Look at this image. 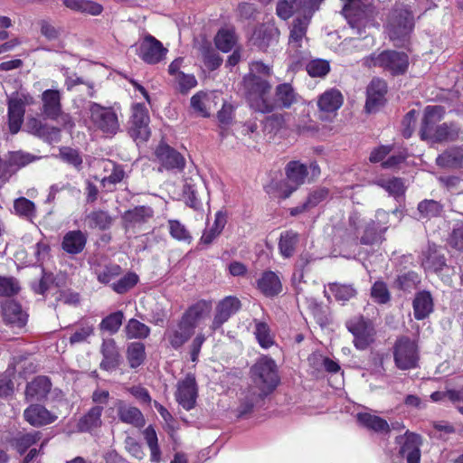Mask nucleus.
Returning a JSON list of instances; mask_svg holds the SVG:
<instances>
[{
    "instance_id": "f257e3e1",
    "label": "nucleus",
    "mask_w": 463,
    "mask_h": 463,
    "mask_svg": "<svg viewBox=\"0 0 463 463\" xmlns=\"http://www.w3.org/2000/svg\"><path fill=\"white\" fill-rule=\"evenodd\" d=\"M246 84L249 89V105L255 111L269 113L276 108L288 109L298 101V95L288 83L276 87L273 99L269 98L271 85L268 80L249 78Z\"/></svg>"
},
{
    "instance_id": "f03ea898",
    "label": "nucleus",
    "mask_w": 463,
    "mask_h": 463,
    "mask_svg": "<svg viewBox=\"0 0 463 463\" xmlns=\"http://www.w3.org/2000/svg\"><path fill=\"white\" fill-rule=\"evenodd\" d=\"M253 388L240 407V415L251 411L253 407L271 393L279 383L275 361L266 355L260 357L250 368Z\"/></svg>"
},
{
    "instance_id": "7ed1b4c3",
    "label": "nucleus",
    "mask_w": 463,
    "mask_h": 463,
    "mask_svg": "<svg viewBox=\"0 0 463 463\" xmlns=\"http://www.w3.org/2000/svg\"><path fill=\"white\" fill-rule=\"evenodd\" d=\"M445 110L440 106H428L424 110L420 136L422 140L453 141L459 134L460 128L455 123H443L436 126L444 116Z\"/></svg>"
},
{
    "instance_id": "20e7f679",
    "label": "nucleus",
    "mask_w": 463,
    "mask_h": 463,
    "mask_svg": "<svg viewBox=\"0 0 463 463\" xmlns=\"http://www.w3.org/2000/svg\"><path fill=\"white\" fill-rule=\"evenodd\" d=\"M414 25V16L403 4H397L390 10L385 23L389 38L397 46L403 45L410 39Z\"/></svg>"
},
{
    "instance_id": "39448f33",
    "label": "nucleus",
    "mask_w": 463,
    "mask_h": 463,
    "mask_svg": "<svg viewBox=\"0 0 463 463\" xmlns=\"http://www.w3.org/2000/svg\"><path fill=\"white\" fill-rule=\"evenodd\" d=\"M323 0H308L304 3L303 15L293 20L288 39V52L297 61H300L306 55L302 50L303 41L306 39V33L313 14L318 9Z\"/></svg>"
},
{
    "instance_id": "423d86ee",
    "label": "nucleus",
    "mask_w": 463,
    "mask_h": 463,
    "mask_svg": "<svg viewBox=\"0 0 463 463\" xmlns=\"http://www.w3.org/2000/svg\"><path fill=\"white\" fill-rule=\"evenodd\" d=\"M343 14L357 34L362 35L363 30L373 20V7L363 0H347L343 7Z\"/></svg>"
},
{
    "instance_id": "0eeeda50",
    "label": "nucleus",
    "mask_w": 463,
    "mask_h": 463,
    "mask_svg": "<svg viewBox=\"0 0 463 463\" xmlns=\"http://www.w3.org/2000/svg\"><path fill=\"white\" fill-rule=\"evenodd\" d=\"M90 118L94 127L101 132L114 136L119 130L118 117L111 107H103L96 102L88 105Z\"/></svg>"
},
{
    "instance_id": "6e6552de",
    "label": "nucleus",
    "mask_w": 463,
    "mask_h": 463,
    "mask_svg": "<svg viewBox=\"0 0 463 463\" xmlns=\"http://www.w3.org/2000/svg\"><path fill=\"white\" fill-rule=\"evenodd\" d=\"M368 66H379L390 71L392 74H402L409 66L408 56L404 52L396 51H383L375 55L364 59Z\"/></svg>"
},
{
    "instance_id": "1a4fd4ad",
    "label": "nucleus",
    "mask_w": 463,
    "mask_h": 463,
    "mask_svg": "<svg viewBox=\"0 0 463 463\" xmlns=\"http://www.w3.org/2000/svg\"><path fill=\"white\" fill-rule=\"evenodd\" d=\"M395 365L401 370L416 368L420 360V351L416 341L402 336L395 342L393 350Z\"/></svg>"
},
{
    "instance_id": "9d476101",
    "label": "nucleus",
    "mask_w": 463,
    "mask_h": 463,
    "mask_svg": "<svg viewBox=\"0 0 463 463\" xmlns=\"http://www.w3.org/2000/svg\"><path fill=\"white\" fill-rule=\"evenodd\" d=\"M348 331L354 336V345L358 350H365L374 341L375 328L370 320L354 317L346 322Z\"/></svg>"
},
{
    "instance_id": "9b49d317",
    "label": "nucleus",
    "mask_w": 463,
    "mask_h": 463,
    "mask_svg": "<svg viewBox=\"0 0 463 463\" xmlns=\"http://www.w3.org/2000/svg\"><path fill=\"white\" fill-rule=\"evenodd\" d=\"M34 102L27 93L16 92L8 98V127L12 134H16L24 122L25 107Z\"/></svg>"
},
{
    "instance_id": "f8f14e48",
    "label": "nucleus",
    "mask_w": 463,
    "mask_h": 463,
    "mask_svg": "<svg viewBox=\"0 0 463 463\" xmlns=\"http://www.w3.org/2000/svg\"><path fill=\"white\" fill-rule=\"evenodd\" d=\"M149 121L150 119L146 108L142 104H136L132 108L128 134L137 144L144 143L149 138Z\"/></svg>"
},
{
    "instance_id": "ddd939ff",
    "label": "nucleus",
    "mask_w": 463,
    "mask_h": 463,
    "mask_svg": "<svg viewBox=\"0 0 463 463\" xmlns=\"http://www.w3.org/2000/svg\"><path fill=\"white\" fill-rule=\"evenodd\" d=\"M241 301L236 297L229 296L221 300L215 307L214 317L210 326L212 333L226 323L229 318L241 308Z\"/></svg>"
},
{
    "instance_id": "4468645a",
    "label": "nucleus",
    "mask_w": 463,
    "mask_h": 463,
    "mask_svg": "<svg viewBox=\"0 0 463 463\" xmlns=\"http://www.w3.org/2000/svg\"><path fill=\"white\" fill-rule=\"evenodd\" d=\"M167 50L163 44L151 35L146 36L138 44L137 54L146 63L159 62L165 55Z\"/></svg>"
},
{
    "instance_id": "2eb2a0df",
    "label": "nucleus",
    "mask_w": 463,
    "mask_h": 463,
    "mask_svg": "<svg viewBox=\"0 0 463 463\" xmlns=\"http://www.w3.org/2000/svg\"><path fill=\"white\" fill-rule=\"evenodd\" d=\"M175 397L178 403L186 411L194 407L197 398V385L193 374H187L184 379L178 382Z\"/></svg>"
},
{
    "instance_id": "dca6fc26",
    "label": "nucleus",
    "mask_w": 463,
    "mask_h": 463,
    "mask_svg": "<svg viewBox=\"0 0 463 463\" xmlns=\"http://www.w3.org/2000/svg\"><path fill=\"white\" fill-rule=\"evenodd\" d=\"M279 29L272 24H264L257 26L252 33L250 42L252 45L262 51L278 43Z\"/></svg>"
},
{
    "instance_id": "f3484780",
    "label": "nucleus",
    "mask_w": 463,
    "mask_h": 463,
    "mask_svg": "<svg viewBox=\"0 0 463 463\" xmlns=\"http://www.w3.org/2000/svg\"><path fill=\"white\" fill-rule=\"evenodd\" d=\"M286 186L288 190L285 191V197H288L294 191H296L301 184H304L307 175V166L298 161H291L288 163L286 168Z\"/></svg>"
},
{
    "instance_id": "a211bd4d",
    "label": "nucleus",
    "mask_w": 463,
    "mask_h": 463,
    "mask_svg": "<svg viewBox=\"0 0 463 463\" xmlns=\"http://www.w3.org/2000/svg\"><path fill=\"white\" fill-rule=\"evenodd\" d=\"M2 316L5 323L12 328H23L27 322V314L21 305L14 300H7L2 304Z\"/></svg>"
},
{
    "instance_id": "6ab92c4d",
    "label": "nucleus",
    "mask_w": 463,
    "mask_h": 463,
    "mask_svg": "<svg viewBox=\"0 0 463 463\" xmlns=\"http://www.w3.org/2000/svg\"><path fill=\"white\" fill-rule=\"evenodd\" d=\"M102 360L100 368L105 371L116 370L121 363V355L114 339H105L100 347Z\"/></svg>"
},
{
    "instance_id": "aec40b11",
    "label": "nucleus",
    "mask_w": 463,
    "mask_h": 463,
    "mask_svg": "<svg viewBox=\"0 0 463 463\" xmlns=\"http://www.w3.org/2000/svg\"><path fill=\"white\" fill-rule=\"evenodd\" d=\"M25 420L32 426L40 427L51 424L57 416L40 404H32L24 411Z\"/></svg>"
},
{
    "instance_id": "412c9836",
    "label": "nucleus",
    "mask_w": 463,
    "mask_h": 463,
    "mask_svg": "<svg viewBox=\"0 0 463 463\" xmlns=\"http://www.w3.org/2000/svg\"><path fill=\"white\" fill-rule=\"evenodd\" d=\"M211 310V302L199 300L189 307L181 318L194 330L198 324L209 316Z\"/></svg>"
},
{
    "instance_id": "4be33fe9",
    "label": "nucleus",
    "mask_w": 463,
    "mask_h": 463,
    "mask_svg": "<svg viewBox=\"0 0 463 463\" xmlns=\"http://www.w3.org/2000/svg\"><path fill=\"white\" fill-rule=\"evenodd\" d=\"M155 154L162 165L167 169H183L184 166V157L168 145L160 144Z\"/></svg>"
},
{
    "instance_id": "5701e85b",
    "label": "nucleus",
    "mask_w": 463,
    "mask_h": 463,
    "mask_svg": "<svg viewBox=\"0 0 463 463\" xmlns=\"http://www.w3.org/2000/svg\"><path fill=\"white\" fill-rule=\"evenodd\" d=\"M387 91V86L384 80L373 79L367 88V99L365 109L368 112H373L380 107L384 101V96Z\"/></svg>"
},
{
    "instance_id": "b1692460",
    "label": "nucleus",
    "mask_w": 463,
    "mask_h": 463,
    "mask_svg": "<svg viewBox=\"0 0 463 463\" xmlns=\"http://www.w3.org/2000/svg\"><path fill=\"white\" fill-rule=\"evenodd\" d=\"M194 333V330L180 318L175 326L167 330L166 338L174 349H179L191 338Z\"/></svg>"
},
{
    "instance_id": "393cba45",
    "label": "nucleus",
    "mask_w": 463,
    "mask_h": 463,
    "mask_svg": "<svg viewBox=\"0 0 463 463\" xmlns=\"http://www.w3.org/2000/svg\"><path fill=\"white\" fill-rule=\"evenodd\" d=\"M52 389V383L46 376H38L30 382L25 390V399L28 402L44 400Z\"/></svg>"
},
{
    "instance_id": "a878e982",
    "label": "nucleus",
    "mask_w": 463,
    "mask_h": 463,
    "mask_svg": "<svg viewBox=\"0 0 463 463\" xmlns=\"http://www.w3.org/2000/svg\"><path fill=\"white\" fill-rule=\"evenodd\" d=\"M61 98V92L57 90H46L42 93V111L46 118H55L60 114Z\"/></svg>"
},
{
    "instance_id": "bb28decb",
    "label": "nucleus",
    "mask_w": 463,
    "mask_h": 463,
    "mask_svg": "<svg viewBox=\"0 0 463 463\" xmlns=\"http://www.w3.org/2000/svg\"><path fill=\"white\" fill-rule=\"evenodd\" d=\"M421 264L426 270L439 273L446 267L444 254L437 246L430 245L422 254Z\"/></svg>"
},
{
    "instance_id": "cd10ccee",
    "label": "nucleus",
    "mask_w": 463,
    "mask_h": 463,
    "mask_svg": "<svg viewBox=\"0 0 463 463\" xmlns=\"http://www.w3.org/2000/svg\"><path fill=\"white\" fill-rule=\"evenodd\" d=\"M420 437L414 433L406 432L405 441L401 448V454L408 463H420Z\"/></svg>"
},
{
    "instance_id": "c85d7f7f",
    "label": "nucleus",
    "mask_w": 463,
    "mask_h": 463,
    "mask_svg": "<svg viewBox=\"0 0 463 463\" xmlns=\"http://www.w3.org/2000/svg\"><path fill=\"white\" fill-rule=\"evenodd\" d=\"M343 100V95L338 90L330 89L319 96L317 106L322 112L333 113L340 109Z\"/></svg>"
},
{
    "instance_id": "c756f323",
    "label": "nucleus",
    "mask_w": 463,
    "mask_h": 463,
    "mask_svg": "<svg viewBox=\"0 0 463 463\" xmlns=\"http://www.w3.org/2000/svg\"><path fill=\"white\" fill-rule=\"evenodd\" d=\"M259 290L266 297H274L282 290L280 279L273 271H265L257 281Z\"/></svg>"
},
{
    "instance_id": "7c9ffc66",
    "label": "nucleus",
    "mask_w": 463,
    "mask_h": 463,
    "mask_svg": "<svg viewBox=\"0 0 463 463\" xmlns=\"http://www.w3.org/2000/svg\"><path fill=\"white\" fill-rule=\"evenodd\" d=\"M119 420L135 427H141L145 423L142 412L136 407L127 405L122 401H118L116 404Z\"/></svg>"
},
{
    "instance_id": "2f4dec72",
    "label": "nucleus",
    "mask_w": 463,
    "mask_h": 463,
    "mask_svg": "<svg viewBox=\"0 0 463 463\" xmlns=\"http://www.w3.org/2000/svg\"><path fill=\"white\" fill-rule=\"evenodd\" d=\"M413 315L418 320H422L429 317L433 311V299L430 292H418L412 302Z\"/></svg>"
},
{
    "instance_id": "473e14b6",
    "label": "nucleus",
    "mask_w": 463,
    "mask_h": 463,
    "mask_svg": "<svg viewBox=\"0 0 463 463\" xmlns=\"http://www.w3.org/2000/svg\"><path fill=\"white\" fill-rule=\"evenodd\" d=\"M87 238L81 231H71L62 240L61 247L69 254L81 252L86 245Z\"/></svg>"
},
{
    "instance_id": "72a5a7b5",
    "label": "nucleus",
    "mask_w": 463,
    "mask_h": 463,
    "mask_svg": "<svg viewBox=\"0 0 463 463\" xmlns=\"http://www.w3.org/2000/svg\"><path fill=\"white\" fill-rule=\"evenodd\" d=\"M103 408L100 406L92 407L80 420L78 428L82 432L91 431L94 429L100 427L101 414Z\"/></svg>"
},
{
    "instance_id": "f704fd0d",
    "label": "nucleus",
    "mask_w": 463,
    "mask_h": 463,
    "mask_svg": "<svg viewBox=\"0 0 463 463\" xmlns=\"http://www.w3.org/2000/svg\"><path fill=\"white\" fill-rule=\"evenodd\" d=\"M226 222V215L222 212H217L213 225L203 233L200 240L201 243L210 245L221 234Z\"/></svg>"
},
{
    "instance_id": "c9c22d12",
    "label": "nucleus",
    "mask_w": 463,
    "mask_h": 463,
    "mask_svg": "<svg viewBox=\"0 0 463 463\" xmlns=\"http://www.w3.org/2000/svg\"><path fill=\"white\" fill-rule=\"evenodd\" d=\"M101 164L104 171L109 172V175L104 176L101 180L104 187L109 184L114 185L123 180L125 172L121 165H116L110 160H103Z\"/></svg>"
},
{
    "instance_id": "e433bc0d",
    "label": "nucleus",
    "mask_w": 463,
    "mask_h": 463,
    "mask_svg": "<svg viewBox=\"0 0 463 463\" xmlns=\"http://www.w3.org/2000/svg\"><path fill=\"white\" fill-rule=\"evenodd\" d=\"M357 419L364 426L376 432L385 434L390 430L388 422L383 418L370 413H359Z\"/></svg>"
},
{
    "instance_id": "4c0bfd02",
    "label": "nucleus",
    "mask_w": 463,
    "mask_h": 463,
    "mask_svg": "<svg viewBox=\"0 0 463 463\" xmlns=\"http://www.w3.org/2000/svg\"><path fill=\"white\" fill-rule=\"evenodd\" d=\"M298 243V234L293 231H286L280 235L279 249L285 258L291 257Z\"/></svg>"
},
{
    "instance_id": "58836bf2",
    "label": "nucleus",
    "mask_w": 463,
    "mask_h": 463,
    "mask_svg": "<svg viewBox=\"0 0 463 463\" xmlns=\"http://www.w3.org/2000/svg\"><path fill=\"white\" fill-rule=\"evenodd\" d=\"M304 3L305 0H279L277 5V14L284 20L288 19L296 12L303 15Z\"/></svg>"
},
{
    "instance_id": "ea45409f",
    "label": "nucleus",
    "mask_w": 463,
    "mask_h": 463,
    "mask_svg": "<svg viewBox=\"0 0 463 463\" xmlns=\"http://www.w3.org/2000/svg\"><path fill=\"white\" fill-rule=\"evenodd\" d=\"M63 4L71 10L90 14L91 15H98L102 12V6L100 5L89 0H63Z\"/></svg>"
},
{
    "instance_id": "a19ab883",
    "label": "nucleus",
    "mask_w": 463,
    "mask_h": 463,
    "mask_svg": "<svg viewBox=\"0 0 463 463\" xmlns=\"http://www.w3.org/2000/svg\"><path fill=\"white\" fill-rule=\"evenodd\" d=\"M153 216V210L149 207L139 206L125 213L123 218L126 222L136 225L146 222Z\"/></svg>"
},
{
    "instance_id": "79ce46f5",
    "label": "nucleus",
    "mask_w": 463,
    "mask_h": 463,
    "mask_svg": "<svg viewBox=\"0 0 463 463\" xmlns=\"http://www.w3.org/2000/svg\"><path fill=\"white\" fill-rule=\"evenodd\" d=\"M126 335L128 339H145L150 334V328L144 323L131 318L125 327Z\"/></svg>"
},
{
    "instance_id": "37998d69",
    "label": "nucleus",
    "mask_w": 463,
    "mask_h": 463,
    "mask_svg": "<svg viewBox=\"0 0 463 463\" xmlns=\"http://www.w3.org/2000/svg\"><path fill=\"white\" fill-rule=\"evenodd\" d=\"M330 292L337 301L346 302L356 296V289L351 284L330 283Z\"/></svg>"
},
{
    "instance_id": "c03bdc74",
    "label": "nucleus",
    "mask_w": 463,
    "mask_h": 463,
    "mask_svg": "<svg viewBox=\"0 0 463 463\" xmlns=\"http://www.w3.org/2000/svg\"><path fill=\"white\" fill-rule=\"evenodd\" d=\"M127 357L131 368L141 365L146 357L144 344L140 342L130 343L128 346Z\"/></svg>"
},
{
    "instance_id": "a18cd8bd",
    "label": "nucleus",
    "mask_w": 463,
    "mask_h": 463,
    "mask_svg": "<svg viewBox=\"0 0 463 463\" xmlns=\"http://www.w3.org/2000/svg\"><path fill=\"white\" fill-rule=\"evenodd\" d=\"M463 160V151L458 148H452L445 151L437 157V164L443 167H454L461 164Z\"/></svg>"
},
{
    "instance_id": "49530a36",
    "label": "nucleus",
    "mask_w": 463,
    "mask_h": 463,
    "mask_svg": "<svg viewBox=\"0 0 463 463\" xmlns=\"http://www.w3.org/2000/svg\"><path fill=\"white\" fill-rule=\"evenodd\" d=\"M271 73L270 68L262 63L261 61H254L250 64V73L243 79L244 94L247 101L249 102V89L246 84V80L249 78H257L259 80H264L261 76H269Z\"/></svg>"
},
{
    "instance_id": "de8ad7c7",
    "label": "nucleus",
    "mask_w": 463,
    "mask_h": 463,
    "mask_svg": "<svg viewBox=\"0 0 463 463\" xmlns=\"http://www.w3.org/2000/svg\"><path fill=\"white\" fill-rule=\"evenodd\" d=\"M14 213L20 217L32 220L36 216L35 204L25 197H20L14 203Z\"/></svg>"
},
{
    "instance_id": "09e8293b",
    "label": "nucleus",
    "mask_w": 463,
    "mask_h": 463,
    "mask_svg": "<svg viewBox=\"0 0 463 463\" xmlns=\"http://www.w3.org/2000/svg\"><path fill=\"white\" fill-rule=\"evenodd\" d=\"M209 102V95L206 92L199 91L191 98V108L198 115L208 118L210 116Z\"/></svg>"
},
{
    "instance_id": "8fccbe9b",
    "label": "nucleus",
    "mask_w": 463,
    "mask_h": 463,
    "mask_svg": "<svg viewBox=\"0 0 463 463\" xmlns=\"http://www.w3.org/2000/svg\"><path fill=\"white\" fill-rule=\"evenodd\" d=\"M89 225L91 228L106 230L112 224V217L104 211H93L87 216Z\"/></svg>"
},
{
    "instance_id": "3c124183",
    "label": "nucleus",
    "mask_w": 463,
    "mask_h": 463,
    "mask_svg": "<svg viewBox=\"0 0 463 463\" xmlns=\"http://www.w3.org/2000/svg\"><path fill=\"white\" fill-rule=\"evenodd\" d=\"M236 43V36L232 30H220L215 36L216 47L223 52H230Z\"/></svg>"
},
{
    "instance_id": "603ef678",
    "label": "nucleus",
    "mask_w": 463,
    "mask_h": 463,
    "mask_svg": "<svg viewBox=\"0 0 463 463\" xmlns=\"http://www.w3.org/2000/svg\"><path fill=\"white\" fill-rule=\"evenodd\" d=\"M41 438L39 431L19 434L15 439V448L20 454L24 453L31 446L35 444Z\"/></svg>"
},
{
    "instance_id": "864d4df0",
    "label": "nucleus",
    "mask_w": 463,
    "mask_h": 463,
    "mask_svg": "<svg viewBox=\"0 0 463 463\" xmlns=\"http://www.w3.org/2000/svg\"><path fill=\"white\" fill-rule=\"evenodd\" d=\"M418 211L420 217L430 219L441 213L442 205L434 200H424L419 203Z\"/></svg>"
},
{
    "instance_id": "5fc2aeb1",
    "label": "nucleus",
    "mask_w": 463,
    "mask_h": 463,
    "mask_svg": "<svg viewBox=\"0 0 463 463\" xmlns=\"http://www.w3.org/2000/svg\"><path fill=\"white\" fill-rule=\"evenodd\" d=\"M123 318L122 311L114 312L102 319L99 327L101 330L115 334L120 328Z\"/></svg>"
},
{
    "instance_id": "6e6d98bb",
    "label": "nucleus",
    "mask_w": 463,
    "mask_h": 463,
    "mask_svg": "<svg viewBox=\"0 0 463 463\" xmlns=\"http://www.w3.org/2000/svg\"><path fill=\"white\" fill-rule=\"evenodd\" d=\"M168 228L170 235L177 240L186 241L188 243L192 241V236L189 231L185 228L184 224H182L179 221L170 220L168 222Z\"/></svg>"
},
{
    "instance_id": "4d7b16f0",
    "label": "nucleus",
    "mask_w": 463,
    "mask_h": 463,
    "mask_svg": "<svg viewBox=\"0 0 463 463\" xmlns=\"http://www.w3.org/2000/svg\"><path fill=\"white\" fill-rule=\"evenodd\" d=\"M255 335L263 348H269L273 345V337L270 335L269 327L263 322H257L255 326Z\"/></svg>"
},
{
    "instance_id": "13d9d810",
    "label": "nucleus",
    "mask_w": 463,
    "mask_h": 463,
    "mask_svg": "<svg viewBox=\"0 0 463 463\" xmlns=\"http://www.w3.org/2000/svg\"><path fill=\"white\" fill-rule=\"evenodd\" d=\"M329 71V62L326 60L315 59L307 64V71L311 77H324Z\"/></svg>"
},
{
    "instance_id": "bf43d9fd",
    "label": "nucleus",
    "mask_w": 463,
    "mask_h": 463,
    "mask_svg": "<svg viewBox=\"0 0 463 463\" xmlns=\"http://www.w3.org/2000/svg\"><path fill=\"white\" fill-rule=\"evenodd\" d=\"M420 281V279L419 275L414 271H408L400 275L397 279L399 288L405 291H411L415 288Z\"/></svg>"
},
{
    "instance_id": "052dcab7",
    "label": "nucleus",
    "mask_w": 463,
    "mask_h": 463,
    "mask_svg": "<svg viewBox=\"0 0 463 463\" xmlns=\"http://www.w3.org/2000/svg\"><path fill=\"white\" fill-rule=\"evenodd\" d=\"M138 281V277L135 273H128L117 282L112 284V288L118 294H123L132 288Z\"/></svg>"
},
{
    "instance_id": "680f3d73",
    "label": "nucleus",
    "mask_w": 463,
    "mask_h": 463,
    "mask_svg": "<svg viewBox=\"0 0 463 463\" xmlns=\"http://www.w3.org/2000/svg\"><path fill=\"white\" fill-rule=\"evenodd\" d=\"M34 160V156H32L29 153L22 152V151H16L12 152L9 155L8 163L10 164L12 168H14L15 171L23 167L29 163L33 162Z\"/></svg>"
},
{
    "instance_id": "e2e57ef3",
    "label": "nucleus",
    "mask_w": 463,
    "mask_h": 463,
    "mask_svg": "<svg viewBox=\"0 0 463 463\" xmlns=\"http://www.w3.org/2000/svg\"><path fill=\"white\" fill-rule=\"evenodd\" d=\"M381 186L384 188L391 195L399 197L404 194L405 187L400 178L393 177L388 180H383L380 183Z\"/></svg>"
},
{
    "instance_id": "0e129e2a",
    "label": "nucleus",
    "mask_w": 463,
    "mask_h": 463,
    "mask_svg": "<svg viewBox=\"0 0 463 463\" xmlns=\"http://www.w3.org/2000/svg\"><path fill=\"white\" fill-rule=\"evenodd\" d=\"M20 286L14 278H0V296L10 297L19 292Z\"/></svg>"
},
{
    "instance_id": "69168bd1",
    "label": "nucleus",
    "mask_w": 463,
    "mask_h": 463,
    "mask_svg": "<svg viewBox=\"0 0 463 463\" xmlns=\"http://www.w3.org/2000/svg\"><path fill=\"white\" fill-rule=\"evenodd\" d=\"M372 298L380 304H385L390 300V292L383 281H376L371 290Z\"/></svg>"
},
{
    "instance_id": "338daca9",
    "label": "nucleus",
    "mask_w": 463,
    "mask_h": 463,
    "mask_svg": "<svg viewBox=\"0 0 463 463\" xmlns=\"http://www.w3.org/2000/svg\"><path fill=\"white\" fill-rule=\"evenodd\" d=\"M417 123V112L416 110L412 109L409 111L403 118L402 126V136L405 138H409L411 137L415 126Z\"/></svg>"
},
{
    "instance_id": "774afa93",
    "label": "nucleus",
    "mask_w": 463,
    "mask_h": 463,
    "mask_svg": "<svg viewBox=\"0 0 463 463\" xmlns=\"http://www.w3.org/2000/svg\"><path fill=\"white\" fill-rule=\"evenodd\" d=\"M378 227L375 224V222H371L367 224L364 235L361 237V243L365 245L373 244L376 242L381 234Z\"/></svg>"
}]
</instances>
